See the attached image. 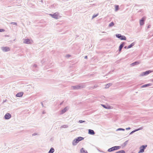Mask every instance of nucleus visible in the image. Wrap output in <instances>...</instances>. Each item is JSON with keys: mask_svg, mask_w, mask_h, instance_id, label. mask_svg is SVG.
I'll return each instance as SVG.
<instances>
[{"mask_svg": "<svg viewBox=\"0 0 153 153\" xmlns=\"http://www.w3.org/2000/svg\"><path fill=\"white\" fill-rule=\"evenodd\" d=\"M152 82H153V79H152Z\"/></svg>", "mask_w": 153, "mask_h": 153, "instance_id": "09e8293b", "label": "nucleus"}, {"mask_svg": "<svg viewBox=\"0 0 153 153\" xmlns=\"http://www.w3.org/2000/svg\"><path fill=\"white\" fill-rule=\"evenodd\" d=\"M119 9V6L118 5H115V11H116L118 10Z\"/></svg>", "mask_w": 153, "mask_h": 153, "instance_id": "bb28decb", "label": "nucleus"}, {"mask_svg": "<svg viewBox=\"0 0 153 153\" xmlns=\"http://www.w3.org/2000/svg\"><path fill=\"white\" fill-rule=\"evenodd\" d=\"M101 105L103 108L106 109L109 108V106H106V105L103 104H102Z\"/></svg>", "mask_w": 153, "mask_h": 153, "instance_id": "393cba45", "label": "nucleus"}, {"mask_svg": "<svg viewBox=\"0 0 153 153\" xmlns=\"http://www.w3.org/2000/svg\"><path fill=\"white\" fill-rule=\"evenodd\" d=\"M112 84L111 83H109L105 85V88H108L110 86L112 85Z\"/></svg>", "mask_w": 153, "mask_h": 153, "instance_id": "aec40b11", "label": "nucleus"}, {"mask_svg": "<svg viewBox=\"0 0 153 153\" xmlns=\"http://www.w3.org/2000/svg\"><path fill=\"white\" fill-rule=\"evenodd\" d=\"M46 113V112L45 111H42V114H45Z\"/></svg>", "mask_w": 153, "mask_h": 153, "instance_id": "a19ab883", "label": "nucleus"}, {"mask_svg": "<svg viewBox=\"0 0 153 153\" xmlns=\"http://www.w3.org/2000/svg\"><path fill=\"white\" fill-rule=\"evenodd\" d=\"M135 44V43L134 42H133L130 45H129L127 48V49H129L132 47Z\"/></svg>", "mask_w": 153, "mask_h": 153, "instance_id": "6ab92c4d", "label": "nucleus"}, {"mask_svg": "<svg viewBox=\"0 0 153 153\" xmlns=\"http://www.w3.org/2000/svg\"><path fill=\"white\" fill-rule=\"evenodd\" d=\"M23 94V92H19L16 95V97H21L22 96Z\"/></svg>", "mask_w": 153, "mask_h": 153, "instance_id": "ddd939ff", "label": "nucleus"}, {"mask_svg": "<svg viewBox=\"0 0 153 153\" xmlns=\"http://www.w3.org/2000/svg\"><path fill=\"white\" fill-rule=\"evenodd\" d=\"M102 33H105V32H103Z\"/></svg>", "mask_w": 153, "mask_h": 153, "instance_id": "8fccbe9b", "label": "nucleus"}, {"mask_svg": "<svg viewBox=\"0 0 153 153\" xmlns=\"http://www.w3.org/2000/svg\"><path fill=\"white\" fill-rule=\"evenodd\" d=\"M41 103V105H42V107H44V105H43V103L42 102Z\"/></svg>", "mask_w": 153, "mask_h": 153, "instance_id": "37998d69", "label": "nucleus"}, {"mask_svg": "<svg viewBox=\"0 0 153 153\" xmlns=\"http://www.w3.org/2000/svg\"><path fill=\"white\" fill-rule=\"evenodd\" d=\"M87 58H88V56H85V57H84V58H85V59H87Z\"/></svg>", "mask_w": 153, "mask_h": 153, "instance_id": "79ce46f5", "label": "nucleus"}, {"mask_svg": "<svg viewBox=\"0 0 153 153\" xmlns=\"http://www.w3.org/2000/svg\"><path fill=\"white\" fill-rule=\"evenodd\" d=\"M5 31L4 29H0V32H3Z\"/></svg>", "mask_w": 153, "mask_h": 153, "instance_id": "e433bc0d", "label": "nucleus"}, {"mask_svg": "<svg viewBox=\"0 0 153 153\" xmlns=\"http://www.w3.org/2000/svg\"><path fill=\"white\" fill-rule=\"evenodd\" d=\"M37 134V133H34L33 134H32V136H35V135H36Z\"/></svg>", "mask_w": 153, "mask_h": 153, "instance_id": "58836bf2", "label": "nucleus"}, {"mask_svg": "<svg viewBox=\"0 0 153 153\" xmlns=\"http://www.w3.org/2000/svg\"><path fill=\"white\" fill-rule=\"evenodd\" d=\"M145 17H143L140 20V23L141 26L143 25L144 24V22L145 20Z\"/></svg>", "mask_w": 153, "mask_h": 153, "instance_id": "6e6552de", "label": "nucleus"}, {"mask_svg": "<svg viewBox=\"0 0 153 153\" xmlns=\"http://www.w3.org/2000/svg\"><path fill=\"white\" fill-rule=\"evenodd\" d=\"M80 152L81 153H85L86 152V151H85L84 149L82 148L81 149Z\"/></svg>", "mask_w": 153, "mask_h": 153, "instance_id": "5701e85b", "label": "nucleus"}, {"mask_svg": "<svg viewBox=\"0 0 153 153\" xmlns=\"http://www.w3.org/2000/svg\"><path fill=\"white\" fill-rule=\"evenodd\" d=\"M147 147V145H143L141 146L140 148V150L138 152V153H143L144 152L145 149Z\"/></svg>", "mask_w": 153, "mask_h": 153, "instance_id": "20e7f679", "label": "nucleus"}, {"mask_svg": "<svg viewBox=\"0 0 153 153\" xmlns=\"http://www.w3.org/2000/svg\"><path fill=\"white\" fill-rule=\"evenodd\" d=\"M98 14H95V15H94L92 17V19H93L94 18H95V17H97V16H98Z\"/></svg>", "mask_w": 153, "mask_h": 153, "instance_id": "473e14b6", "label": "nucleus"}, {"mask_svg": "<svg viewBox=\"0 0 153 153\" xmlns=\"http://www.w3.org/2000/svg\"><path fill=\"white\" fill-rule=\"evenodd\" d=\"M143 128L142 127H141L139 128H138L137 129H135V130H136V131H139V130H140L142 129Z\"/></svg>", "mask_w": 153, "mask_h": 153, "instance_id": "f704fd0d", "label": "nucleus"}, {"mask_svg": "<svg viewBox=\"0 0 153 153\" xmlns=\"http://www.w3.org/2000/svg\"><path fill=\"white\" fill-rule=\"evenodd\" d=\"M66 56L67 58H69L71 56V55L69 54H67L66 55Z\"/></svg>", "mask_w": 153, "mask_h": 153, "instance_id": "4c0bfd02", "label": "nucleus"}, {"mask_svg": "<svg viewBox=\"0 0 153 153\" xmlns=\"http://www.w3.org/2000/svg\"><path fill=\"white\" fill-rule=\"evenodd\" d=\"M54 151V149L53 148H51L48 152V153H53Z\"/></svg>", "mask_w": 153, "mask_h": 153, "instance_id": "412c9836", "label": "nucleus"}, {"mask_svg": "<svg viewBox=\"0 0 153 153\" xmlns=\"http://www.w3.org/2000/svg\"><path fill=\"white\" fill-rule=\"evenodd\" d=\"M150 25H149L148 26V28H149L150 27Z\"/></svg>", "mask_w": 153, "mask_h": 153, "instance_id": "a18cd8bd", "label": "nucleus"}, {"mask_svg": "<svg viewBox=\"0 0 153 153\" xmlns=\"http://www.w3.org/2000/svg\"><path fill=\"white\" fill-rule=\"evenodd\" d=\"M85 122V120H79V123H84Z\"/></svg>", "mask_w": 153, "mask_h": 153, "instance_id": "72a5a7b5", "label": "nucleus"}, {"mask_svg": "<svg viewBox=\"0 0 153 153\" xmlns=\"http://www.w3.org/2000/svg\"><path fill=\"white\" fill-rule=\"evenodd\" d=\"M152 85V84L151 83H149L146 84H145L141 86V88H143L146 87H147L151 86Z\"/></svg>", "mask_w": 153, "mask_h": 153, "instance_id": "a211bd4d", "label": "nucleus"}, {"mask_svg": "<svg viewBox=\"0 0 153 153\" xmlns=\"http://www.w3.org/2000/svg\"><path fill=\"white\" fill-rule=\"evenodd\" d=\"M68 127V125H64L62 126H61L60 128H67Z\"/></svg>", "mask_w": 153, "mask_h": 153, "instance_id": "4be33fe9", "label": "nucleus"}, {"mask_svg": "<svg viewBox=\"0 0 153 153\" xmlns=\"http://www.w3.org/2000/svg\"><path fill=\"white\" fill-rule=\"evenodd\" d=\"M117 153H125V152L124 150H122L117 152Z\"/></svg>", "mask_w": 153, "mask_h": 153, "instance_id": "c756f323", "label": "nucleus"}, {"mask_svg": "<svg viewBox=\"0 0 153 153\" xmlns=\"http://www.w3.org/2000/svg\"><path fill=\"white\" fill-rule=\"evenodd\" d=\"M50 15L52 18L55 19H57L59 18V13L57 12L53 14H50Z\"/></svg>", "mask_w": 153, "mask_h": 153, "instance_id": "39448f33", "label": "nucleus"}, {"mask_svg": "<svg viewBox=\"0 0 153 153\" xmlns=\"http://www.w3.org/2000/svg\"><path fill=\"white\" fill-rule=\"evenodd\" d=\"M128 140H126V141L123 144L122 146H126V145L128 143Z\"/></svg>", "mask_w": 153, "mask_h": 153, "instance_id": "cd10ccee", "label": "nucleus"}, {"mask_svg": "<svg viewBox=\"0 0 153 153\" xmlns=\"http://www.w3.org/2000/svg\"><path fill=\"white\" fill-rule=\"evenodd\" d=\"M114 25V23L113 22H111V23H110L109 25L108 26L109 27H111L113 26Z\"/></svg>", "mask_w": 153, "mask_h": 153, "instance_id": "b1692460", "label": "nucleus"}, {"mask_svg": "<svg viewBox=\"0 0 153 153\" xmlns=\"http://www.w3.org/2000/svg\"><path fill=\"white\" fill-rule=\"evenodd\" d=\"M33 67H34V68H36L37 67V65L36 64H35L33 65Z\"/></svg>", "mask_w": 153, "mask_h": 153, "instance_id": "c9c22d12", "label": "nucleus"}, {"mask_svg": "<svg viewBox=\"0 0 153 153\" xmlns=\"http://www.w3.org/2000/svg\"><path fill=\"white\" fill-rule=\"evenodd\" d=\"M63 101L62 102H61V103H60V105H62V104H63Z\"/></svg>", "mask_w": 153, "mask_h": 153, "instance_id": "49530a36", "label": "nucleus"}, {"mask_svg": "<svg viewBox=\"0 0 153 153\" xmlns=\"http://www.w3.org/2000/svg\"><path fill=\"white\" fill-rule=\"evenodd\" d=\"M130 129H131V128L130 127H128L127 128H126V130H129Z\"/></svg>", "mask_w": 153, "mask_h": 153, "instance_id": "ea45409f", "label": "nucleus"}, {"mask_svg": "<svg viewBox=\"0 0 153 153\" xmlns=\"http://www.w3.org/2000/svg\"><path fill=\"white\" fill-rule=\"evenodd\" d=\"M116 37L121 40H126V37L123 35H122L120 34H116Z\"/></svg>", "mask_w": 153, "mask_h": 153, "instance_id": "7ed1b4c3", "label": "nucleus"}, {"mask_svg": "<svg viewBox=\"0 0 153 153\" xmlns=\"http://www.w3.org/2000/svg\"><path fill=\"white\" fill-rule=\"evenodd\" d=\"M76 139H75L72 141V144L73 146H76L78 143L77 141H76Z\"/></svg>", "mask_w": 153, "mask_h": 153, "instance_id": "dca6fc26", "label": "nucleus"}, {"mask_svg": "<svg viewBox=\"0 0 153 153\" xmlns=\"http://www.w3.org/2000/svg\"><path fill=\"white\" fill-rule=\"evenodd\" d=\"M85 87L86 85L84 84L81 83L77 85L73 86L71 87V88L73 89L76 90L84 88Z\"/></svg>", "mask_w": 153, "mask_h": 153, "instance_id": "f257e3e1", "label": "nucleus"}, {"mask_svg": "<svg viewBox=\"0 0 153 153\" xmlns=\"http://www.w3.org/2000/svg\"><path fill=\"white\" fill-rule=\"evenodd\" d=\"M10 24H12L13 25H17V23L15 22H11L10 23Z\"/></svg>", "mask_w": 153, "mask_h": 153, "instance_id": "2f4dec72", "label": "nucleus"}, {"mask_svg": "<svg viewBox=\"0 0 153 153\" xmlns=\"http://www.w3.org/2000/svg\"><path fill=\"white\" fill-rule=\"evenodd\" d=\"M88 133L91 135H94L95 134V132L93 130L89 129L88 130Z\"/></svg>", "mask_w": 153, "mask_h": 153, "instance_id": "f3484780", "label": "nucleus"}, {"mask_svg": "<svg viewBox=\"0 0 153 153\" xmlns=\"http://www.w3.org/2000/svg\"><path fill=\"white\" fill-rule=\"evenodd\" d=\"M125 44V42H122L119 47V51L120 52L121 51L123 47Z\"/></svg>", "mask_w": 153, "mask_h": 153, "instance_id": "9d476101", "label": "nucleus"}, {"mask_svg": "<svg viewBox=\"0 0 153 153\" xmlns=\"http://www.w3.org/2000/svg\"><path fill=\"white\" fill-rule=\"evenodd\" d=\"M136 130H135V129L133 130V131H132L131 132L129 135H131L133 133H134L135 132H136Z\"/></svg>", "mask_w": 153, "mask_h": 153, "instance_id": "7c9ffc66", "label": "nucleus"}, {"mask_svg": "<svg viewBox=\"0 0 153 153\" xmlns=\"http://www.w3.org/2000/svg\"><path fill=\"white\" fill-rule=\"evenodd\" d=\"M6 101V100H5L4 101H3V102H5Z\"/></svg>", "mask_w": 153, "mask_h": 153, "instance_id": "de8ad7c7", "label": "nucleus"}, {"mask_svg": "<svg viewBox=\"0 0 153 153\" xmlns=\"http://www.w3.org/2000/svg\"><path fill=\"white\" fill-rule=\"evenodd\" d=\"M128 47L126 46H125L124 47V48H125V49H127V48Z\"/></svg>", "mask_w": 153, "mask_h": 153, "instance_id": "c03bdc74", "label": "nucleus"}, {"mask_svg": "<svg viewBox=\"0 0 153 153\" xmlns=\"http://www.w3.org/2000/svg\"><path fill=\"white\" fill-rule=\"evenodd\" d=\"M76 141H78L79 143L80 141H81L83 140L84 139V138L81 137H79L76 138Z\"/></svg>", "mask_w": 153, "mask_h": 153, "instance_id": "2eb2a0df", "label": "nucleus"}, {"mask_svg": "<svg viewBox=\"0 0 153 153\" xmlns=\"http://www.w3.org/2000/svg\"><path fill=\"white\" fill-rule=\"evenodd\" d=\"M11 117V115L9 113H6L4 116V118L6 120H8Z\"/></svg>", "mask_w": 153, "mask_h": 153, "instance_id": "0eeeda50", "label": "nucleus"}, {"mask_svg": "<svg viewBox=\"0 0 153 153\" xmlns=\"http://www.w3.org/2000/svg\"><path fill=\"white\" fill-rule=\"evenodd\" d=\"M23 42L26 44H31V42L30 40L27 39H24Z\"/></svg>", "mask_w": 153, "mask_h": 153, "instance_id": "f8f14e48", "label": "nucleus"}, {"mask_svg": "<svg viewBox=\"0 0 153 153\" xmlns=\"http://www.w3.org/2000/svg\"><path fill=\"white\" fill-rule=\"evenodd\" d=\"M140 63V62L139 61H136L130 64L131 66H133L135 65H138Z\"/></svg>", "mask_w": 153, "mask_h": 153, "instance_id": "9b49d317", "label": "nucleus"}, {"mask_svg": "<svg viewBox=\"0 0 153 153\" xmlns=\"http://www.w3.org/2000/svg\"><path fill=\"white\" fill-rule=\"evenodd\" d=\"M2 50L4 52L8 51L10 50V48L7 47H1Z\"/></svg>", "mask_w": 153, "mask_h": 153, "instance_id": "1a4fd4ad", "label": "nucleus"}, {"mask_svg": "<svg viewBox=\"0 0 153 153\" xmlns=\"http://www.w3.org/2000/svg\"><path fill=\"white\" fill-rule=\"evenodd\" d=\"M98 87V86L97 85H94V87H91L89 88V89H93L95 88H97V87Z\"/></svg>", "mask_w": 153, "mask_h": 153, "instance_id": "a878e982", "label": "nucleus"}, {"mask_svg": "<svg viewBox=\"0 0 153 153\" xmlns=\"http://www.w3.org/2000/svg\"><path fill=\"white\" fill-rule=\"evenodd\" d=\"M152 71L150 70L144 72L142 73L140 75L141 76H143L146 75L150 73H151Z\"/></svg>", "mask_w": 153, "mask_h": 153, "instance_id": "423d86ee", "label": "nucleus"}, {"mask_svg": "<svg viewBox=\"0 0 153 153\" xmlns=\"http://www.w3.org/2000/svg\"><path fill=\"white\" fill-rule=\"evenodd\" d=\"M125 130V129L124 128H118L116 130L117 131H124Z\"/></svg>", "mask_w": 153, "mask_h": 153, "instance_id": "c85d7f7f", "label": "nucleus"}, {"mask_svg": "<svg viewBox=\"0 0 153 153\" xmlns=\"http://www.w3.org/2000/svg\"><path fill=\"white\" fill-rule=\"evenodd\" d=\"M120 148H121V147L120 146H113V147L111 148H110L108 150V151L109 152H112L114 151H115V150H116L118 149H119Z\"/></svg>", "mask_w": 153, "mask_h": 153, "instance_id": "f03ea898", "label": "nucleus"}, {"mask_svg": "<svg viewBox=\"0 0 153 153\" xmlns=\"http://www.w3.org/2000/svg\"><path fill=\"white\" fill-rule=\"evenodd\" d=\"M68 109L67 107H65L64 109H62L60 113V114H62L65 113L67 111Z\"/></svg>", "mask_w": 153, "mask_h": 153, "instance_id": "4468645a", "label": "nucleus"}]
</instances>
